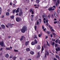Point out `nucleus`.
<instances>
[{
  "mask_svg": "<svg viewBox=\"0 0 60 60\" xmlns=\"http://www.w3.org/2000/svg\"><path fill=\"white\" fill-rule=\"evenodd\" d=\"M27 30V27L26 26L23 27L22 28L21 30V32L22 33H24Z\"/></svg>",
  "mask_w": 60,
  "mask_h": 60,
  "instance_id": "f257e3e1",
  "label": "nucleus"
},
{
  "mask_svg": "<svg viewBox=\"0 0 60 60\" xmlns=\"http://www.w3.org/2000/svg\"><path fill=\"white\" fill-rule=\"evenodd\" d=\"M57 44L56 43L55 44V47H56L55 50H56V51L59 52L60 51V49L59 47H57V49L56 47H57Z\"/></svg>",
  "mask_w": 60,
  "mask_h": 60,
  "instance_id": "f03ea898",
  "label": "nucleus"
},
{
  "mask_svg": "<svg viewBox=\"0 0 60 60\" xmlns=\"http://www.w3.org/2000/svg\"><path fill=\"white\" fill-rule=\"evenodd\" d=\"M38 43V41L36 39H35L34 41L32 42L31 44L32 45H34L35 44H36Z\"/></svg>",
  "mask_w": 60,
  "mask_h": 60,
  "instance_id": "7ed1b4c3",
  "label": "nucleus"
},
{
  "mask_svg": "<svg viewBox=\"0 0 60 60\" xmlns=\"http://www.w3.org/2000/svg\"><path fill=\"white\" fill-rule=\"evenodd\" d=\"M45 52L46 53H45V58H46L47 57V55L48 56L49 55V51H45ZM47 52V53H46Z\"/></svg>",
  "mask_w": 60,
  "mask_h": 60,
  "instance_id": "20e7f679",
  "label": "nucleus"
},
{
  "mask_svg": "<svg viewBox=\"0 0 60 60\" xmlns=\"http://www.w3.org/2000/svg\"><path fill=\"white\" fill-rule=\"evenodd\" d=\"M21 20V19L19 17H17L16 18V21L17 22H19Z\"/></svg>",
  "mask_w": 60,
  "mask_h": 60,
  "instance_id": "39448f33",
  "label": "nucleus"
},
{
  "mask_svg": "<svg viewBox=\"0 0 60 60\" xmlns=\"http://www.w3.org/2000/svg\"><path fill=\"white\" fill-rule=\"evenodd\" d=\"M48 27L50 29H51V31L52 32V31H53V32H54V30L53 29H52L53 28L52 27H51L50 26V25H49Z\"/></svg>",
  "mask_w": 60,
  "mask_h": 60,
  "instance_id": "423d86ee",
  "label": "nucleus"
},
{
  "mask_svg": "<svg viewBox=\"0 0 60 60\" xmlns=\"http://www.w3.org/2000/svg\"><path fill=\"white\" fill-rule=\"evenodd\" d=\"M4 43L3 41H1V42H0V45L1 47H3L4 46Z\"/></svg>",
  "mask_w": 60,
  "mask_h": 60,
  "instance_id": "0eeeda50",
  "label": "nucleus"
},
{
  "mask_svg": "<svg viewBox=\"0 0 60 60\" xmlns=\"http://www.w3.org/2000/svg\"><path fill=\"white\" fill-rule=\"evenodd\" d=\"M54 14L55 17L56 18H58V15L56 13H54Z\"/></svg>",
  "mask_w": 60,
  "mask_h": 60,
  "instance_id": "6e6552de",
  "label": "nucleus"
},
{
  "mask_svg": "<svg viewBox=\"0 0 60 60\" xmlns=\"http://www.w3.org/2000/svg\"><path fill=\"white\" fill-rule=\"evenodd\" d=\"M1 27L4 29L5 28V26L4 25H1Z\"/></svg>",
  "mask_w": 60,
  "mask_h": 60,
  "instance_id": "1a4fd4ad",
  "label": "nucleus"
},
{
  "mask_svg": "<svg viewBox=\"0 0 60 60\" xmlns=\"http://www.w3.org/2000/svg\"><path fill=\"white\" fill-rule=\"evenodd\" d=\"M30 54L32 55H33L34 54V52L32 51H31L30 52Z\"/></svg>",
  "mask_w": 60,
  "mask_h": 60,
  "instance_id": "9d476101",
  "label": "nucleus"
},
{
  "mask_svg": "<svg viewBox=\"0 0 60 60\" xmlns=\"http://www.w3.org/2000/svg\"><path fill=\"white\" fill-rule=\"evenodd\" d=\"M55 57H56V58H57L59 60H60V57L59 56L56 55V56H55Z\"/></svg>",
  "mask_w": 60,
  "mask_h": 60,
  "instance_id": "9b49d317",
  "label": "nucleus"
},
{
  "mask_svg": "<svg viewBox=\"0 0 60 60\" xmlns=\"http://www.w3.org/2000/svg\"><path fill=\"white\" fill-rule=\"evenodd\" d=\"M22 11H21L19 12V16H21L22 15Z\"/></svg>",
  "mask_w": 60,
  "mask_h": 60,
  "instance_id": "f8f14e48",
  "label": "nucleus"
},
{
  "mask_svg": "<svg viewBox=\"0 0 60 60\" xmlns=\"http://www.w3.org/2000/svg\"><path fill=\"white\" fill-rule=\"evenodd\" d=\"M5 56L7 58H8L9 56L8 54H7L5 55Z\"/></svg>",
  "mask_w": 60,
  "mask_h": 60,
  "instance_id": "ddd939ff",
  "label": "nucleus"
},
{
  "mask_svg": "<svg viewBox=\"0 0 60 60\" xmlns=\"http://www.w3.org/2000/svg\"><path fill=\"white\" fill-rule=\"evenodd\" d=\"M26 51L27 52H29L30 51V48H27L26 49Z\"/></svg>",
  "mask_w": 60,
  "mask_h": 60,
  "instance_id": "4468645a",
  "label": "nucleus"
},
{
  "mask_svg": "<svg viewBox=\"0 0 60 60\" xmlns=\"http://www.w3.org/2000/svg\"><path fill=\"white\" fill-rule=\"evenodd\" d=\"M8 25L10 27H11L12 26V24L10 23H8Z\"/></svg>",
  "mask_w": 60,
  "mask_h": 60,
  "instance_id": "2eb2a0df",
  "label": "nucleus"
},
{
  "mask_svg": "<svg viewBox=\"0 0 60 60\" xmlns=\"http://www.w3.org/2000/svg\"><path fill=\"white\" fill-rule=\"evenodd\" d=\"M29 41H28V42H26L25 43V45L26 46H27L28 45V43H29Z\"/></svg>",
  "mask_w": 60,
  "mask_h": 60,
  "instance_id": "dca6fc26",
  "label": "nucleus"
},
{
  "mask_svg": "<svg viewBox=\"0 0 60 60\" xmlns=\"http://www.w3.org/2000/svg\"><path fill=\"white\" fill-rule=\"evenodd\" d=\"M6 15L7 16H8L10 15V13L8 12H7L6 13Z\"/></svg>",
  "mask_w": 60,
  "mask_h": 60,
  "instance_id": "f3484780",
  "label": "nucleus"
},
{
  "mask_svg": "<svg viewBox=\"0 0 60 60\" xmlns=\"http://www.w3.org/2000/svg\"><path fill=\"white\" fill-rule=\"evenodd\" d=\"M44 50V48L43 46H42V49H41V53H42L43 50Z\"/></svg>",
  "mask_w": 60,
  "mask_h": 60,
  "instance_id": "a211bd4d",
  "label": "nucleus"
},
{
  "mask_svg": "<svg viewBox=\"0 0 60 60\" xmlns=\"http://www.w3.org/2000/svg\"><path fill=\"white\" fill-rule=\"evenodd\" d=\"M36 0V3L38 4L40 2V0Z\"/></svg>",
  "mask_w": 60,
  "mask_h": 60,
  "instance_id": "6ab92c4d",
  "label": "nucleus"
},
{
  "mask_svg": "<svg viewBox=\"0 0 60 60\" xmlns=\"http://www.w3.org/2000/svg\"><path fill=\"white\" fill-rule=\"evenodd\" d=\"M10 17L11 19H13L14 18V15H12V16H11Z\"/></svg>",
  "mask_w": 60,
  "mask_h": 60,
  "instance_id": "aec40b11",
  "label": "nucleus"
},
{
  "mask_svg": "<svg viewBox=\"0 0 60 60\" xmlns=\"http://www.w3.org/2000/svg\"><path fill=\"white\" fill-rule=\"evenodd\" d=\"M59 40V38H58L57 39H56V41H55V43H58V41Z\"/></svg>",
  "mask_w": 60,
  "mask_h": 60,
  "instance_id": "412c9836",
  "label": "nucleus"
},
{
  "mask_svg": "<svg viewBox=\"0 0 60 60\" xmlns=\"http://www.w3.org/2000/svg\"><path fill=\"white\" fill-rule=\"evenodd\" d=\"M52 8L51 7V8H49L48 9V10H49V11H52Z\"/></svg>",
  "mask_w": 60,
  "mask_h": 60,
  "instance_id": "4be33fe9",
  "label": "nucleus"
},
{
  "mask_svg": "<svg viewBox=\"0 0 60 60\" xmlns=\"http://www.w3.org/2000/svg\"><path fill=\"white\" fill-rule=\"evenodd\" d=\"M29 11L30 13H31L33 11V10L32 8H31L30 9Z\"/></svg>",
  "mask_w": 60,
  "mask_h": 60,
  "instance_id": "5701e85b",
  "label": "nucleus"
},
{
  "mask_svg": "<svg viewBox=\"0 0 60 60\" xmlns=\"http://www.w3.org/2000/svg\"><path fill=\"white\" fill-rule=\"evenodd\" d=\"M16 57L15 56H14L13 57V60H15L16 59Z\"/></svg>",
  "mask_w": 60,
  "mask_h": 60,
  "instance_id": "b1692460",
  "label": "nucleus"
},
{
  "mask_svg": "<svg viewBox=\"0 0 60 60\" xmlns=\"http://www.w3.org/2000/svg\"><path fill=\"white\" fill-rule=\"evenodd\" d=\"M38 49H41V47L40 46H38V47L37 48Z\"/></svg>",
  "mask_w": 60,
  "mask_h": 60,
  "instance_id": "393cba45",
  "label": "nucleus"
},
{
  "mask_svg": "<svg viewBox=\"0 0 60 60\" xmlns=\"http://www.w3.org/2000/svg\"><path fill=\"white\" fill-rule=\"evenodd\" d=\"M39 22L38 21L35 24L36 25H38L39 24Z\"/></svg>",
  "mask_w": 60,
  "mask_h": 60,
  "instance_id": "a878e982",
  "label": "nucleus"
},
{
  "mask_svg": "<svg viewBox=\"0 0 60 60\" xmlns=\"http://www.w3.org/2000/svg\"><path fill=\"white\" fill-rule=\"evenodd\" d=\"M40 55H38L37 56L36 58H38L39 57H40Z\"/></svg>",
  "mask_w": 60,
  "mask_h": 60,
  "instance_id": "bb28decb",
  "label": "nucleus"
},
{
  "mask_svg": "<svg viewBox=\"0 0 60 60\" xmlns=\"http://www.w3.org/2000/svg\"><path fill=\"white\" fill-rule=\"evenodd\" d=\"M13 3L15 4L16 3H17V1L16 0H14L13 1Z\"/></svg>",
  "mask_w": 60,
  "mask_h": 60,
  "instance_id": "cd10ccee",
  "label": "nucleus"
},
{
  "mask_svg": "<svg viewBox=\"0 0 60 60\" xmlns=\"http://www.w3.org/2000/svg\"><path fill=\"white\" fill-rule=\"evenodd\" d=\"M16 11V9H15L13 11V13L14 14L15 12Z\"/></svg>",
  "mask_w": 60,
  "mask_h": 60,
  "instance_id": "c85d7f7f",
  "label": "nucleus"
},
{
  "mask_svg": "<svg viewBox=\"0 0 60 60\" xmlns=\"http://www.w3.org/2000/svg\"><path fill=\"white\" fill-rule=\"evenodd\" d=\"M6 49H7V50H10V48H6Z\"/></svg>",
  "mask_w": 60,
  "mask_h": 60,
  "instance_id": "c756f323",
  "label": "nucleus"
},
{
  "mask_svg": "<svg viewBox=\"0 0 60 60\" xmlns=\"http://www.w3.org/2000/svg\"><path fill=\"white\" fill-rule=\"evenodd\" d=\"M57 2L58 4H60V1L59 0H57Z\"/></svg>",
  "mask_w": 60,
  "mask_h": 60,
  "instance_id": "7c9ffc66",
  "label": "nucleus"
},
{
  "mask_svg": "<svg viewBox=\"0 0 60 60\" xmlns=\"http://www.w3.org/2000/svg\"><path fill=\"white\" fill-rule=\"evenodd\" d=\"M14 51L15 52H18V50H16L15 49L14 50Z\"/></svg>",
  "mask_w": 60,
  "mask_h": 60,
  "instance_id": "2f4dec72",
  "label": "nucleus"
},
{
  "mask_svg": "<svg viewBox=\"0 0 60 60\" xmlns=\"http://www.w3.org/2000/svg\"><path fill=\"white\" fill-rule=\"evenodd\" d=\"M17 13H19V10H16V13H17Z\"/></svg>",
  "mask_w": 60,
  "mask_h": 60,
  "instance_id": "473e14b6",
  "label": "nucleus"
},
{
  "mask_svg": "<svg viewBox=\"0 0 60 60\" xmlns=\"http://www.w3.org/2000/svg\"><path fill=\"white\" fill-rule=\"evenodd\" d=\"M41 35L40 34H39L38 35V36L39 37V38L41 37Z\"/></svg>",
  "mask_w": 60,
  "mask_h": 60,
  "instance_id": "72a5a7b5",
  "label": "nucleus"
},
{
  "mask_svg": "<svg viewBox=\"0 0 60 60\" xmlns=\"http://www.w3.org/2000/svg\"><path fill=\"white\" fill-rule=\"evenodd\" d=\"M7 11L8 12H10V11H11V10H10V9H8V10H7Z\"/></svg>",
  "mask_w": 60,
  "mask_h": 60,
  "instance_id": "f704fd0d",
  "label": "nucleus"
},
{
  "mask_svg": "<svg viewBox=\"0 0 60 60\" xmlns=\"http://www.w3.org/2000/svg\"><path fill=\"white\" fill-rule=\"evenodd\" d=\"M47 45H48L49 46V47L50 46V45H49V44H48V42L47 41Z\"/></svg>",
  "mask_w": 60,
  "mask_h": 60,
  "instance_id": "c9c22d12",
  "label": "nucleus"
},
{
  "mask_svg": "<svg viewBox=\"0 0 60 60\" xmlns=\"http://www.w3.org/2000/svg\"><path fill=\"white\" fill-rule=\"evenodd\" d=\"M45 17V15H42V17L43 18H44Z\"/></svg>",
  "mask_w": 60,
  "mask_h": 60,
  "instance_id": "e433bc0d",
  "label": "nucleus"
},
{
  "mask_svg": "<svg viewBox=\"0 0 60 60\" xmlns=\"http://www.w3.org/2000/svg\"><path fill=\"white\" fill-rule=\"evenodd\" d=\"M37 38H38V37L37 36H36V35H35V36L34 38V39Z\"/></svg>",
  "mask_w": 60,
  "mask_h": 60,
  "instance_id": "4c0bfd02",
  "label": "nucleus"
},
{
  "mask_svg": "<svg viewBox=\"0 0 60 60\" xmlns=\"http://www.w3.org/2000/svg\"><path fill=\"white\" fill-rule=\"evenodd\" d=\"M56 40V39H53V38H52V40L53 41H55Z\"/></svg>",
  "mask_w": 60,
  "mask_h": 60,
  "instance_id": "58836bf2",
  "label": "nucleus"
},
{
  "mask_svg": "<svg viewBox=\"0 0 60 60\" xmlns=\"http://www.w3.org/2000/svg\"><path fill=\"white\" fill-rule=\"evenodd\" d=\"M55 5L56 6V7H58V3L57 2L55 4Z\"/></svg>",
  "mask_w": 60,
  "mask_h": 60,
  "instance_id": "ea45409f",
  "label": "nucleus"
},
{
  "mask_svg": "<svg viewBox=\"0 0 60 60\" xmlns=\"http://www.w3.org/2000/svg\"><path fill=\"white\" fill-rule=\"evenodd\" d=\"M48 20L47 19V20H46L45 21L46 22V23H48Z\"/></svg>",
  "mask_w": 60,
  "mask_h": 60,
  "instance_id": "a19ab883",
  "label": "nucleus"
},
{
  "mask_svg": "<svg viewBox=\"0 0 60 60\" xmlns=\"http://www.w3.org/2000/svg\"><path fill=\"white\" fill-rule=\"evenodd\" d=\"M50 14H49L48 15V17H49V19L50 17Z\"/></svg>",
  "mask_w": 60,
  "mask_h": 60,
  "instance_id": "79ce46f5",
  "label": "nucleus"
},
{
  "mask_svg": "<svg viewBox=\"0 0 60 60\" xmlns=\"http://www.w3.org/2000/svg\"><path fill=\"white\" fill-rule=\"evenodd\" d=\"M55 44V43L54 42H52V44L53 45H54Z\"/></svg>",
  "mask_w": 60,
  "mask_h": 60,
  "instance_id": "37998d69",
  "label": "nucleus"
},
{
  "mask_svg": "<svg viewBox=\"0 0 60 60\" xmlns=\"http://www.w3.org/2000/svg\"><path fill=\"white\" fill-rule=\"evenodd\" d=\"M2 11V8L0 7V12H1Z\"/></svg>",
  "mask_w": 60,
  "mask_h": 60,
  "instance_id": "c03bdc74",
  "label": "nucleus"
},
{
  "mask_svg": "<svg viewBox=\"0 0 60 60\" xmlns=\"http://www.w3.org/2000/svg\"><path fill=\"white\" fill-rule=\"evenodd\" d=\"M23 39V38H25V37H24V36H21V37Z\"/></svg>",
  "mask_w": 60,
  "mask_h": 60,
  "instance_id": "a18cd8bd",
  "label": "nucleus"
},
{
  "mask_svg": "<svg viewBox=\"0 0 60 60\" xmlns=\"http://www.w3.org/2000/svg\"><path fill=\"white\" fill-rule=\"evenodd\" d=\"M4 15H3L2 16V17H1V18H4Z\"/></svg>",
  "mask_w": 60,
  "mask_h": 60,
  "instance_id": "49530a36",
  "label": "nucleus"
},
{
  "mask_svg": "<svg viewBox=\"0 0 60 60\" xmlns=\"http://www.w3.org/2000/svg\"><path fill=\"white\" fill-rule=\"evenodd\" d=\"M31 20L32 21H33V17H31Z\"/></svg>",
  "mask_w": 60,
  "mask_h": 60,
  "instance_id": "de8ad7c7",
  "label": "nucleus"
},
{
  "mask_svg": "<svg viewBox=\"0 0 60 60\" xmlns=\"http://www.w3.org/2000/svg\"><path fill=\"white\" fill-rule=\"evenodd\" d=\"M44 47L45 48H46V46L45 45H44Z\"/></svg>",
  "mask_w": 60,
  "mask_h": 60,
  "instance_id": "09e8293b",
  "label": "nucleus"
},
{
  "mask_svg": "<svg viewBox=\"0 0 60 60\" xmlns=\"http://www.w3.org/2000/svg\"><path fill=\"white\" fill-rule=\"evenodd\" d=\"M57 22H58V21H57L54 22V24H56L57 23Z\"/></svg>",
  "mask_w": 60,
  "mask_h": 60,
  "instance_id": "8fccbe9b",
  "label": "nucleus"
},
{
  "mask_svg": "<svg viewBox=\"0 0 60 60\" xmlns=\"http://www.w3.org/2000/svg\"><path fill=\"white\" fill-rule=\"evenodd\" d=\"M8 39H9L11 38V36H8Z\"/></svg>",
  "mask_w": 60,
  "mask_h": 60,
  "instance_id": "3c124183",
  "label": "nucleus"
},
{
  "mask_svg": "<svg viewBox=\"0 0 60 60\" xmlns=\"http://www.w3.org/2000/svg\"><path fill=\"white\" fill-rule=\"evenodd\" d=\"M0 55L1 56H2V52H1L0 54Z\"/></svg>",
  "mask_w": 60,
  "mask_h": 60,
  "instance_id": "603ef678",
  "label": "nucleus"
},
{
  "mask_svg": "<svg viewBox=\"0 0 60 60\" xmlns=\"http://www.w3.org/2000/svg\"><path fill=\"white\" fill-rule=\"evenodd\" d=\"M46 26H49L48 23H46Z\"/></svg>",
  "mask_w": 60,
  "mask_h": 60,
  "instance_id": "864d4df0",
  "label": "nucleus"
},
{
  "mask_svg": "<svg viewBox=\"0 0 60 60\" xmlns=\"http://www.w3.org/2000/svg\"><path fill=\"white\" fill-rule=\"evenodd\" d=\"M3 49V48H1L0 49V51H1Z\"/></svg>",
  "mask_w": 60,
  "mask_h": 60,
  "instance_id": "5fc2aeb1",
  "label": "nucleus"
},
{
  "mask_svg": "<svg viewBox=\"0 0 60 60\" xmlns=\"http://www.w3.org/2000/svg\"><path fill=\"white\" fill-rule=\"evenodd\" d=\"M55 8V9L56 8V6H54L53 7H52V8Z\"/></svg>",
  "mask_w": 60,
  "mask_h": 60,
  "instance_id": "6e6d98bb",
  "label": "nucleus"
},
{
  "mask_svg": "<svg viewBox=\"0 0 60 60\" xmlns=\"http://www.w3.org/2000/svg\"><path fill=\"white\" fill-rule=\"evenodd\" d=\"M36 26H34V28L35 30H36Z\"/></svg>",
  "mask_w": 60,
  "mask_h": 60,
  "instance_id": "4d7b16f0",
  "label": "nucleus"
},
{
  "mask_svg": "<svg viewBox=\"0 0 60 60\" xmlns=\"http://www.w3.org/2000/svg\"><path fill=\"white\" fill-rule=\"evenodd\" d=\"M23 39V38H21L20 39V41H21Z\"/></svg>",
  "mask_w": 60,
  "mask_h": 60,
  "instance_id": "13d9d810",
  "label": "nucleus"
},
{
  "mask_svg": "<svg viewBox=\"0 0 60 60\" xmlns=\"http://www.w3.org/2000/svg\"><path fill=\"white\" fill-rule=\"evenodd\" d=\"M39 20L40 21V22H41V19H39Z\"/></svg>",
  "mask_w": 60,
  "mask_h": 60,
  "instance_id": "bf43d9fd",
  "label": "nucleus"
},
{
  "mask_svg": "<svg viewBox=\"0 0 60 60\" xmlns=\"http://www.w3.org/2000/svg\"><path fill=\"white\" fill-rule=\"evenodd\" d=\"M54 10H55V9L54 8L52 9V11H54Z\"/></svg>",
  "mask_w": 60,
  "mask_h": 60,
  "instance_id": "052dcab7",
  "label": "nucleus"
},
{
  "mask_svg": "<svg viewBox=\"0 0 60 60\" xmlns=\"http://www.w3.org/2000/svg\"><path fill=\"white\" fill-rule=\"evenodd\" d=\"M50 37H53L52 35V34H51Z\"/></svg>",
  "mask_w": 60,
  "mask_h": 60,
  "instance_id": "680f3d73",
  "label": "nucleus"
},
{
  "mask_svg": "<svg viewBox=\"0 0 60 60\" xmlns=\"http://www.w3.org/2000/svg\"><path fill=\"white\" fill-rule=\"evenodd\" d=\"M58 43V44H60V40L59 41Z\"/></svg>",
  "mask_w": 60,
  "mask_h": 60,
  "instance_id": "e2e57ef3",
  "label": "nucleus"
},
{
  "mask_svg": "<svg viewBox=\"0 0 60 60\" xmlns=\"http://www.w3.org/2000/svg\"><path fill=\"white\" fill-rule=\"evenodd\" d=\"M34 12L33 11H32V12L31 13V14H34Z\"/></svg>",
  "mask_w": 60,
  "mask_h": 60,
  "instance_id": "0e129e2a",
  "label": "nucleus"
},
{
  "mask_svg": "<svg viewBox=\"0 0 60 60\" xmlns=\"http://www.w3.org/2000/svg\"><path fill=\"white\" fill-rule=\"evenodd\" d=\"M56 36V34L55 33V34L54 35V38Z\"/></svg>",
  "mask_w": 60,
  "mask_h": 60,
  "instance_id": "69168bd1",
  "label": "nucleus"
},
{
  "mask_svg": "<svg viewBox=\"0 0 60 60\" xmlns=\"http://www.w3.org/2000/svg\"><path fill=\"white\" fill-rule=\"evenodd\" d=\"M27 60H32L31 59H28Z\"/></svg>",
  "mask_w": 60,
  "mask_h": 60,
  "instance_id": "338daca9",
  "label": "nucleus"
},
{
  "mask_svg": "<svg viewBox=\"0 0 60 60\" xmlns=\"http://www.w3.org/2000/svg\"><path fill=\"white\" fill-rule=\"evenodd\" d=\"M54 60H57V59H56V58H54Z\"/></svg>",
  "mask_w": 60,
  "mask_h": 60,
  "instance_id": "774afa93",
  "label": "nucleus"
}]
</instances>
